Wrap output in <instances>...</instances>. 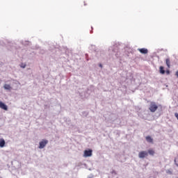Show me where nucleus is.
<instances>
[{
    "mask_svg": "<svg viewBox=\"0 0 178 178\" xmlns=\"http://www.w3.org/2000/svg\"><path fill=\"white\" fill-rule=\"evenodd\" d=\"M150 112H156V110L158 109V106L156 105V103L152 102L150 103V106L149 108Z\"/></svg>",
    "mask_w": 178,
    "mask_h": 178,
    "instance_id": "1",
    "label": "nucleus"
},
{
    "mask_svg": "<svg viewBox=\"0 0 178 178\" xmlns=\"http://www.w3.org/2000/svg\"><path fill=\"white\" fill-rule=\"evenodd\" d=\"M47 144H48V140L43 139L42 141L40 142L39 143V148L40 149H42V148L45 147V145H47Z\"/></svg>",
    "mask_w": 178,
    "mask_h": 178,
    "instance_id": "2",
    "label": "nucleus"
},
{
    "mask_svg": "<svg viewBox=\"0 0 178 178\" xmlns=\"http://www.w3.org/2000/svg\"><path fill=\"white\" fill-rule=\"evenodd\" d=\"M84 158H88V156H92V149L85 150L83 152Z\"/></svg>",
    "mask_w": 178,
    "mask_h": 178,
    "instance_id": "3",
    "label": "nucleus"
},
{
    "mask_svg": "<svg viewBox=\"0 0 178 178\" xmlns=\"http://www.w3.org/2000/svg\"><path fill=\"white\" fill-rule=\"evenodd\" d=\"M138 156L141 159H143L144 158H147V156H148V153L147 152V151H141L139 152Z\"/></svg>",
    "mask_w": 178,
    "mask_h": 178,
    "instance_id": "4",
    "label": "nucleus"
},
{
    "mask_svg": "<svg viewBox=\"0 0 178 178\" xmlns=\"http://www.w3.org/2000/svg\"><path fill=\"white\" fill-rule=\"evenodd\" d=\"M0 108L1 109H3L4 111H8V106H6V104H5L2 102H0Z\"/></svg>",
    "mask_w": 178,
    "mask_h": 178,
    "instance_id": "5",
    "label": "nucleus"
},
{
    "mask_svg": "<svg viewBox=\"0 0 178 178\" xmlns=\"http://www.w3.org/2000/svg\"><path fill=\"white\" fill-rule=\"evenodd\" d=\"M138 51H139V52H140V54H143L145 55L148 54V49H147L145 48L138 49Z\"/></svg>",
    "mask_w": 178,
    "mask_h": 178,
    "instance_id": "6",
    "label": "nucleus"
},
{
    "mask_svg": "<svg viewBox=\"0 0 178 178\" xmlns=\"http://www.w3.org/2000/svg\"><path fill=\"white\" fill-rule=\"evenodd\" d=\"M146 141H147V143H150L151 144H154V139H152V138H151V136H147L145 137Z\"/></svg>",
    "mask_w": 178,
    "mask_h": 178,
    "instance_id": "7",
    "label": "nucleus"
},
{
    "mask_svg": "<svg viewBox=\"0 0 178 178\" xmlns=\"http://www.w3.org/2000/svg\"><path fill=\"white\" fill-rule=\"evenodd\" d=\"M5 147V140L3 138L0 139V147L3 148Z\"/></svg>",
    "mask_w": 178,
    "mask_h": 178,
    "instance_id": "8",
    "label": "nucleus"
},
{
    "mask_svg": "<svg viewBox=\"0 0 178 178\" xmlns=\"http://www.w3.org/2000/svg\"><path fill=\"white\" fill-rule=\"evenodd\" d=\"M3 88L5 90H12V86H10L9 84H4Z\"/></svg>",
    "mask_w": 178,
    "mask_h": 178,
    "instance_id": "9",
    "label": "nucleus"
},
{
    "mask_svg": "<svg viewBox=\"0 0 178 178\" xmlns=\"http://www.w3.org/2000/svg\"><path fill=\"white\" fill-rule=\"evenodd\" d=\"M165 63H166V65L168 66V67L170 68V59L166 58Z\"/></svg>",
    "mask_w": 178,
    "mask_h": 178,
    "instance_id": "10",
    "label": "nucleus"
},
{
    "mask_svg": "<svg viewBox=\"0 0 178 178\" xmlns=\"http://www.w3.org/2000/svg\"><path fill=\"white\" fill-rule=\"evenodd\" d=\"M163 66H161L159 67V72L161 73V74H165V70H163Z\"/></svg>",
    "mask_w": 178,
    "mask_h": 178,
    "instance_id": "11",
    "label": "nucleus"
},
{
    "mask_svg": "<svg viewBox=\"0 0 178 178\" xmlns=\"http://www.w3.org/2000/svg\"><path fill=\"white\" fill-rule=\"evenodd\" d=\"M148 154H149V155H154L155 154V151H154L152 149H150L148 150Z\"/></svg>",
    "mask_w": 178,
    "mask_h": 178,
    "instance_id": "12",
    "label": "nucleus"
},
{
    "mask_svg": "<svg viewBox=\"0 0 178 178\" xmlns=\"http://www.w3.org/2000/svg\"><path fill=\"white\" fill-rule=\"evenodd\" d=\"M21 67H22L23 69H24V67H26V64L22 63V64H21Z\"/></svg>",
    "mask_w": 178,
    "mask_h": 178,
    "instance_id": "13",
    "label": "nucleus"
},
{
    "mask_svg": "<svg viewBox=\"0 0 178 178\" xmlns=\"http://www.w3.org/2000/svg\"><path fill=\"white\" fill-rule=\"evenodd\" d=\"M99 67H102V64H100V65H99Z\"/></svg>",
    "mask_w": 178,
    "mask_h": 178,
    "instance_id": "14",
    "label": "nucleus"
},
{
    "mask_svg": "<svg viewBox=\"0 0 178 178\" xmlns=\"http://www.w3.org/2000/svg\"><path fill=\"white\" fill-rule=\"evenodd\" d=\"M167 73H169V71H168Z\"/></svg>",
    "mask_w": 178,
    "mask_h": 178,
    "instance_id": "15",
    "label": "nucleus"
}]
</instances>
